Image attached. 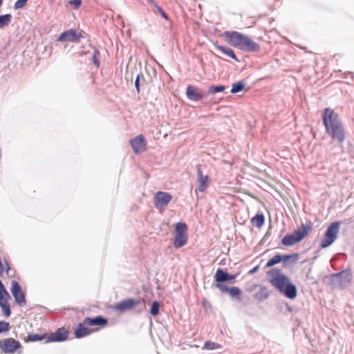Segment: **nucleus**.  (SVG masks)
Here are the masks:
<instances>
[{
  "instance_id": "f257e3e1",
  "label": "nucleus",
  "mask_w": 354,
  "mask_h": 354,
  "mask_svg": "<svg viewBox=\"0 0 354 354\" xmlns=\"http://www.w3.org/2000/svg\"><path fill=\"white\" fill-rule=\"evenodd\" d=\"M326 132L333 141L342 143L346 139V131L343 123L333 109L325 108L322 114Z\"/></svg>"
},
{
  "instance_id": "f03ea898",
  "label": "nucleus",
  "mask_w": 354,
  "mask_h": 354,
  "mask_svg": "<svg viewBox=\"0 0 354 354\" xmlns=\"http://www.w3.org/2000/svg\"><path fill=\"white\" fill-rule=\"evenodd\" d=\"M223 37L230 46L243 50L258 52L260 50L259 44L241 32L236 31H226L223 34Z\"/></svg>"
},
{
  "instance_id": "7ed1b4c3",
  "label": "nucleus",
  "mask_w": 354,
  "mask_h": 354,
  "mask_svg": "<svg viewBox=\"0 0 354 354\" xmlns=\"http://www.w3.org/2000/svg\"><path fill=\"white\" fill-rule=\"evenodd\" d=\"M269 282L279 292L290 281L288 277L284 275L279 269H272L267 272Z\"/></svg>"
},
{
  "instance_id": "20e7f679",
  "label": "nucleus",
  "mask_w": 354,
  "mask_h": 354,
  "mask_svg": "<svg viewBox=\"0 0 354 354\" xmlns=\"http://www.w3.org/2000/svg\"><path fill=\"white\" fill-rule=\"evenodd\" d=\"M339 222H333L328 227L320 242L322 248H328L335 242L339 231Z\"/></svg>"
},
{
  "instance_id": "39448f33",
  "label": "nucleus",
  "mask_w": 354,
  "mask_h": 354,
  "mask_svg": "<svg viewBox=\"0 0 354 354\" xmlns=\"http://www.w3.org/2000/svg\"><path fill=\"white\" fill-rule=\"evenodd\" d=\"M187 226L185 223H177L175 226V236L174 241V247L180 248L185 245L188 239Z\"/></svg>"
},
{
  "instance_id": "423d86ee",
  "label": "nucleus",
  "mask_w": 354,
  "mask_h": 354,
  "mask_svg": "<svg viewBox=\"0 0 354 354\" xmlns=\"http://www.w3.org/2000/svg\"><path fill=\"white\" fill-rule=\"evenodd\" d=\"M171 200V194L166 192L159 191L154 194L153 204L157 209L162 212Z\"/></svg>"
},
{
  "instance_id": "0eeeda50",
  "label": "nucleus",
  "mask_w": 354,
  "mask_h": 354,
  "mask_svg": "<svg viewBox=\"0 0 354 354\" xmlns=\"http://www.w3.org/2000/svg\"><path fill=\"white\" fill-rule=\"evenodd\" d=\"M11 297L0 281V307L5 317H9L11 315L10 305L9 301Z\"/></svg>"
},
{
  "instance_id": "6e6552de",
  "label": "nucleus",
  "mask_w": 354,
  "mask_h": 354,
  "mask_svg": "<svg viewBox=\"0 0 354 354\" xmlns=\"http://www.w3.org/2000/svg\"><path fill=\"white\" fill-rule=\"evenodd\" d=\"M21 348V343L13 338L10 337L0 340V349L5 353H14Z\"/></svg>"
},
{
  "instance_id": "1a4fd4ad",
  "label": "nucleus",
  "mask_w": 354,
  "mask_h": 354,
  "mask_svg": "<svg viewBox=\"0 0 354 354\" xmlns=\"http://www.w3.org/2000/svg\"><path fill=\"white\" fill-rule=\"evenodd\" d=\"M10 291L15 298L17 304L20 306H24L26 304L24 292L22 291L21 288L17 281H12V286Z\"/></svg>"
},
{
  "instance_id": "9d476101",
  "label": "nucleus",
  "mask_w": 354,
  "mask_h": 354,
  "mask_svg": "<svg viewBox=\"0 0 354 354\" xmlns=\"http://www.w3.org/2000/svg\"><path fill=\"white\" fill-rule=\"evenodd\" d=\"M140 304V300L129 298L116 303L113 306V309L115 310L124 312L135 308Z\"/></svg>"
},
{
  "instance_id": "9b49d317",
  "label": "nucleus",
  "mask_w": 354,
  "mask_h": 354,
  "mask_svg": "<svg viewBox=\"0 0 354 354\" xmlns=\"http://www.w3.org/2000/svg\"><path fill=\"white\" fill-rule=\"evenodd\" d=\"M130 145L135 153H140L147 150V142L144 136L142 134L131 140Z\"/></svg>"
},
{
  "instance_id": "f8f14e48",
  "label": "nucleus",
  "mask_w": 354,
  "mask_h": 354,
  "mask_svg": "<svg viewBox=\"0 0 354 354\" xmlns=\"http://www.w3.org/2000/svg\"><path fill=\"white\" fill-rule=\"evenodd\" d=\"M97 330V328H91L88 325L85 324V319L80 323L74 332L76 338H82Z\"/></svg>"
},
{
  "instance_id": "ddd939ff",
  "label": "nucleus",
  "mask_w": 354,
  "mask_h": 354,
  "mask_svg": "<svg viewBox=\"0 0 354 354\" xmlns=\"http://www.w3.org/2000/svg\"><path fill=\"white\" fill-rule=\"evenodd\" d=\"M82 37L81 34H78L76 30L71 29L63 32L58 37L59 41H78Z\"/></svg>"
},
{
  "instance_id": "4468645a",
  "label": "nucleus",
  "mask_w": 354,
  "mask_h": 354,
  "mask_svg": "<svg viewBox=\"0 0 354 354\" xmlns=\"http://www.w3.org/2000/svg\"><path fill=\"white\" fill-rule=\"evenodd\" d=\"M84 319L85 324L88 325L91 328H97V330L100 328H104L108 323L106 319L100 316L95 318L86 317Z\"/></svg>"
},
{
  "instance_id": "2eb2a0df",
  "label": "nucleus",
  "mask_w": 354,
  "mask_h": 354,
  "mask_svg": "<svg viewBox=\"0 0 354 354\" xmlns=\"http://www.w3.org/2000/svg\"><path fill=\"white\" fill-rule=\"evenodd\" d=\"M209 178L207 175H203V172L198 166L197 167V181L198 184V189L201 192H203L209 186Z\"/></svg>"
},
{
  "instance_id": "dca6fc26",
  "label": "nucleus",
  "mask_w": 354,
  "mask_h": 354,
  "mask_svg": "<svg viewBox=\"0 0 354 354\" xmlns=\"http://www.w3.org/2000/svg\"><path fill=\"white\" fill-rule=\"evenodd\" d=\"M333 277L339 278V283L341 288H344L349 284L352 280V274L350 270H343L333 274Z\"/></svg>"
},
{
  "instance_id": "f3484780",
  "label": "nucleus",
  "mask_w": 354,
  "mask_h": 354,
  "mask_svg": "<svg viewBox=\"0 0 354 354\" xmlns=\"http://www.w3.org/2000/svg\"><path fill=\"white\" fill-rule=\"evenodd\" d=\"M187 98L193 101H199L203 98V95L198 91V88L192 85L187 86L186 88Z\"/></svg>"
},
{
  "instance_id": "a211bd4d",
  "label": "nucleus",
  "mask_w": 354,
  "mask_h": 354,
  "mask_svg": "<svg viewBox=\"0 0 354 354\" xmlns=\"http://www.w3.org/2000/svg\"><path fill=\"white\" fill-rule=\"evenodd\" d=\"M68 331L64 328H59L55 333H53L50 337L46 340L48 342H61L67 339Z\"/></svg>"
},
{
  "instance_id": "6ab92c4d",
  "label": "nucleus",
  "mask_w": 354,
  "mask_h": 354,
  "mask_svg": "<svg viewBox=\"0 0 354 354\" xmlns=\"http://www.w3.org/2000/svg\"><path fill=\"white\" fill-rule=\"evenodd\" d=\"M312 227L310 225L302 224L296 230L293 234L298 239L299 242L304 239L306 236H308L309 232L311 230Z\"/></svg>"
},
{
  "instance_id": "aec40b11",
  "label": "nucleus",
  "mask_w": 354,
  "mask_h": 354,
  "mask_svg": "<svg viewBox=\"0 0 354 354\" xmlns=\"http://www.w3.org/2000/svg\"><path fill=\"white\" fill-rule=\"evenodd\" d=\"M216 288L219 289L222 292H227L231 297H236L241 295V291L239 288L233 286L231 288H228L227 286L222 284L217 283L216 285Z\"/></svg>"
},
{
  "instance_id": "412c9836",
  "label": "nucleus",
  "mask_w": 354,
  "mask_h": 354,
  "mask_svg": "<svg viewBox=\"0 0 354 354\" xmlns=\"http://www.w3.org/2000/svg\"><path fill=\"white\" fill-rule=\"evenodd\" d=\"M286 297L289 299H295L297 297V288L294 284L290 283V281L285 286V287L281 290Z\"/></svg>"
},
{
  "instance_id": "4be33fe9",
  "label": "nucleus",
  "mask_w": 354,
  "mask_h": 354,
  "mask_svg": "<svg viewBox=\"0 0 354 354\" xmlns=\"http://www.w3.org/2000/svg\"><path fill=\"white\" fill-rule=\"evenodd\" d=\"M215 47L218 50H220L222 53H223L224 55H225L230 57V58H232V59L239 62V59L236 57L234 50H232L231 48H230L228 47H226V46H221V45H217V44H215Z\"/></svg>"
},
{
  "instance_id": "5701e85b",
  "label": "nucleus",
  "mask_w": 354,
  "mask_h": 354,
  "mask_svg": "<svg viewBox=\"0 0 354 354\" xmlns=\"http://www.w3.org/2000/svg\"><path fill=\"white\" fill-rule=\"evenodd\" d=\"M227 274L228 273L227 272L224 271L221 268H218L214 276L215 281L218 282L217 283H221V282L227 281Z\"/></svg>"
},
{
  "instance_id": "b1692460",
  "label": "nucleus",
  "mask_w": 354,
  "mask_h": 354,
  "mask_svg": "<svg viewBox=\"0 0 354 354\" xmlns=\"http://www.w3.org/2000/svg\"><path fill=\"white\" fill-rule=\"evenodd\" d=\"M298 242V239L293 233L291 234L286 235L282 239L283 245L286 246L292 245Z\"/></svg>"
},
{
  "instance_id": "393cba45",
  "label": "nucleus",
  "mask_w": 354,
  "mask_h": 354,
  "mask_svg": "<svg viewBox=\"0 0 354 354\" xmlns=\"http://www.w3.org/2000/svg\"><path fill=\"white\" fill-rule=\"evenodd\" d=\"M265 222L264 216L261 214H257L251 218V223L253 225L261 227Z\"/></svg>"
},
{
  "instance_id": "a878e982",
  "label": "nucleus",
  "mask_w": 354,
  "mask_h": 354,
  "mask_svg": "<svg viewBox=\"0 0 354 354\" xmlns=\"http://www.w3.org/2000/svg\"><path fill=\"white\" fill-rule=\"evenodd\" d=\"M222 346L218 343L212 342V341H207L205 342L204 346L203 347V349L207 350H215V349H219L221 348Z\"/></svg>"
},
{
  "instance_id": "bb28decb",
  "label": "nucleus",
  "mask_w": 354,
  "mask_h": 354,
  "mask_svg": "<svg viewBox=\"0 0 354 354\" xmlns=\"http://www.w3.org/2000/svg\"><path fill=\"white\" fill-rule=\"evenodd\" d=\"M245 88V83L243 82H235L232 85V88H231V91L230 92L232 93H236L238 92H240L241 91H243Z\"/></svg>"
},
{
  "instance_id": "cd10ccee",
  "label": "nucleus",
  "mask_w": 354,
  "mask_h": 354,
  "mask_svg": "<svg viewBox=\"0 0 354 354\" xmlns=\"http://www.w3.org/2000/svg\"><path fill=\"white\" fill-rule=\"evenodd\" d=\"M11 19L12 16L10 14L0 15V28L8 26L10 23Z\"/></svg>"
},
{
  "instance_id": "c85d7f7f",
  "label": "nucleus",
  "mask_w": 354,
  "mask_h": 354,
  "mask_svg": "<svg viewBox=\"0 0 354 354\" xmlns=\"http://www.w3.org/2000/svg\"><path fill=\"white\" fill-rule=\"evenodd\" d=\"M281 260H282V257L281 255H279V254L275 255L268 261V263H266V267L267 268L272 267V266H274L275 264L280 263Z\"/></svg>"
},
{
  "instance_id": "c756f323",
  "label": "nucleus",
  "mask_w": 354,
  "mask_h": 354,
  "mask_svg": "<svg viewBox=\"0 0 354 354\" xmlns=\"http://www.w3.org/2000/svg\"><path fill=\"white\" fill-rule=\"evenodd\" d=\"M225 89V86L223 85L212 86L209 88L208 93L214 94L216 93L222 92Z\"/></svg>"
},
{
  "instance_id": "7c9ffc66",
  "label": "nucleus",
  "mask_w": 354,
  "mask_h": 354,
  "mask_svg": "<svg viewBox=\"0 0 354 354\" xmlns=\"http://www.w3.org/2000/svg\"><path fill=\"white\" fill-rule=\"evenodd\" d=\"M46 335L29 334L28 339L31 342L40 341L46 338Z\"/></svg>"
},
{
  "instance_id": "2f4dec72",
  "label": "nucleus",
  "mask_w": 354,
  "mask_h": 354,
  "mask_svg": "<svg viewBox=\"0 0 354 354\" xmlns=\"http://www.w3.org/2000/svg\"><path fill=\"white\" fill-rule=\"evenodd\" d=\"M159 308H160V304L157 301H154L153 303H152V305L151 306V308H150V313L153 315V316H156L159 313Z\"/></svg>"
},
{
  "instance_id": "473e14b6",
  "label": "nucleus",
  "mask_w": 354,
  "mask_h": 354,
  "mask_svg": "<svg viewBox=\"0 0 354 354\" xmlns=\"http://www.w3.org/2000/svg\"><path fill=\"white\" fill-rule=\"evenodd\" d=\"M10 328V324L4 321H0V333L8 332Z\"/></svg>"
},
{
  "instance_id": "72a5a7b5",
  "label": "nucleus",
  "mask_w": 354,
  "mask_h": 354,
  "mask_svg": "<svg viewBox=\"0 0 354 354\" xmlns=\"http://www.w3.org/2000/svg\"><path fill=\"white\" fill-rule=\"evenodd\" d=\"M28 0H17L15 3V8L19 9L24 7L27 3Z\"/></svg>"
},
{
  "instance_id": "f704fd0d",
  "label": "nucleus",
  "mask_w": 354,
  "mask_h": 354,
  "mask_svg": "<svg viewBox=\"0 0 354 354\" xmlns=\"http://www.w3.org/2000/svg\"><path fill=\"white\" fill-rule=\"evenodd\" d=\"M68 3L73 6L75 9H78L82 3V0H70Z\"/></svg>"
},
{
  "instance_id": "c9c22d12",
  "label": "nucleus",
  "mask_w": 354,
  "mask_h": 354,
  "mask_svg": "<svg viewBox=\"0 0 354 354\" xmlns=\"http://www.w3.org/2000/svg\"><path fill=\"white\" fill-rule=\"evenodd\" d=\"M156 9L158 10V12L161 15V16L165 18L166 20L169 19V17L167 15V13L163 10V9L160 6H156Z\"/></svg>"
},
{
  "instance_id": "e433bc0d",
  "label": "nucleus",
  "mask_w": 354,
  "mask_h": 354,
  "mask_svg": "<svg viewBox=\"0 0 354 354\" xmlns=\"http://www.w3.org/2000/svg\"><path fill=\"white\" fill-rule=\"evenodd\" d=\"M99 54L98 51H95L94 55H93V61H94V64H95V66L97 67H99L100 66V62L98 61V59H97V55Z\"/></svg>"
},
{
  "instance_id": "4c0bfd02",
  "label": "nucleus",
  "mask_w": 354,
  "mask_h": 354,
  "mask_svg": "<svg viewBox=\"0 0 354 354\" xmlns=\"http://www.w3.org/2000/svg\"><path fill=\"white\" fill-rule=\"evenodd\" d=\"M237 274H227V281H234L236 277H237Z\"/></svg>"
},
{
  "instance_id": "58836bf2",
  "label": "nucleus",
  "mask_w": 354,
  "mask_h": 354,
  "mask_svg": "<svg viewBox=\"0 0 354 354\" xmlns=\"http://www.w3.org/2000/svg\"><path fill=\"white\" fill-rule=\"evenodd\" d=\"M135 86L136 88L137 92L139 93V75H137L136 79L135 80Z\"/></svg>"
},
{
  "instance_id": "ea45409f",
  "label": "nucleus",
  "mask_w": 354,
  "mask_h": 354,
  "mask_svg": "<svg viewBox=\"0 0 354 354\" xmlns=\"http://www.w3.org/2000/svg\"><path fill=\"white\" fill-rule=\"evenodd\" d=\"M147 2H148L150 5H151V6H154L156 8V6H158L156 3V2L154 1V0H147Z\"/></svg>"
},
{
  "instance_id": "a19ab883",
  "label": "nucleus",
  "mask_w": 354,
  "mask_h": 354,
  "mask_svg": "<svg viewBox=\"0 0 354 354\" xmlns=\"http://www.w3.org/2000/svg\"><path fill=\"white\" fill-rule=\"evenodd\" d=\"M10 266L8 265V263L7 262H6V272L8 273L9 270H10Z\"/></svg>"
},
{
  "instance_id": "79ce46f5",
  "label": "nucleus",
  "mask_w": 354,
  "mask_h": 354,
  "mask_svg": "<svg viewBox=\"0 0 354 354\" xmlns=\"http://www.w3.org/2000/svg\"><path fill=\"white\" fill-rule=\"evenodd\" d=\"M258 270V266L254 268L251 271L250 273H254Z\"/></svg>"
}]
</instances>
